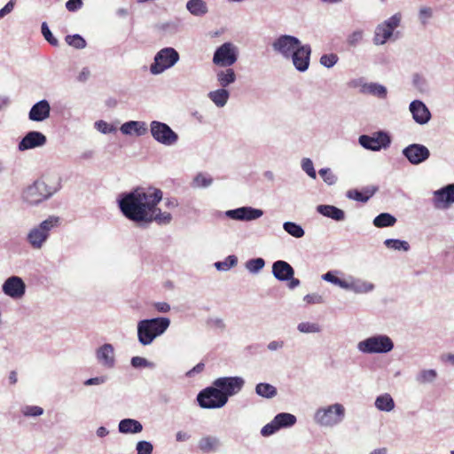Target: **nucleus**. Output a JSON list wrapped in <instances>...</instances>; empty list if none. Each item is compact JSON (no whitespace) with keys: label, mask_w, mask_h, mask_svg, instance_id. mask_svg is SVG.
<instances>
[{"label":"nucleus","mask_w":454,"mask_h":454,"mask_svg":"<svg viewBox=\"0 0 454 454\" xmlns=\"http://www.w3.org/2000/svg\"><path fill=\"white\" fill-rule=\"evenodd\" d=\"M384 245L388 249L395 251L407 252L411 248L410 244L407 241L397 239H387L384 241Z\"/></svg>","instance_id":"e433bc0d"},{"label":"nucleus","mask_w":454,"mask_h":454,"mask_svg":"<svg viewBox=\"0 0 454 454\" xmlns=\"http://www.w3.org/2000/svg\"><path fill=\"white\" fill-rule=\"evenodd\" d=\"M364 38V31L361 29H357L353 31L350 35H348L347 38V43L349 46L355 47L359 44Z\"/></svg>","instance_id":"3c124183"},{"label":"nucleus","mask_w":454,"mask_h":454,"mask_svg":"<svg viewBox=\"0 0 454 454\" xmlns=\"http://www.w3.org/2000/svg\"><path fill=\"white\" fill-rule=\"evenodd\" d=\"M392 339L386 334H374L357 343V349L363 354H387L394 349Z\"/></svg>","instance_id":"423d86ee"},{"label":"nucleus","mask_w":454,"mask_h":454,"mask_svg":"<svg viewBox=\"0 0 454 454\" xmlns=\"http://www.w3.org/2000/svg\"><path fill=\"white\" fill-rule=\"evenodd\" d=\"M244 380L241 377H222L216 379L213 385L221 390L228 400L229 396L238 394L244 386Z\"/></svg>","instance_id":"4468645a"},{"label":"nucleus","mask_w":454,"mask_h":454,"mask_svg":"<svg viewBox=\"0 0 454 454\" xmlns=\"http://www.w3.org/2000/svg\"><path fill=\"white\" fill-rule=\"evenodd\" d=\"M47 138L44 134L40 131H29L20 141L18 149L20 152L43 147L45 145Z\"/></svg>","instance_id":"aec40b11"},{"label":"nucleus","mask_w":454,"mask_h":454,"mask_svg":"<svg viewBox=\"0 0 454 454\" xmlns=\"http://www.w3.org/2000/svg\"><path fill=\"white\" fill-rule=\"evenodd\" d=\"M345 416V406L340 403H334L317 409L314 421L320 427H334L344 420Z\"/></svg>","instance_id":"20e7f679"},{"label":"nucleus","mask_w":454,"mask_h":454,"mask_svg":"<svg viewBox=\"0 0 454 454\" xmlns=\"http://www.w3.org/2000/svg\"><path fill=\"white\" fill-rule=\"evenodd\" d=\"M265 266V261L262 258L250 259L246 262V269L253 274H257Z\"/></svg>","instance_id":"37998d69"},{"label":"nucleus","mask_w":454,"mask_h":454,"mask_svg":"<svg viewBox=\"0 0 454 454\" xmlns=\"http://www.w3.org/2000/svg\"><path fill=\"white\" fill-rule=\"evenodd\" d=\"M301 169L312 179L317 178V173L312 160L309 158H303L301 162Z\"/></svg>","instance_id":"8fccbe9b"},{"label":"nucleus","mask_w":454,"mask_h":454,"mask_svg":"<svg viewBox=\"0 0 454 454\" xmlns=\"http://www.w3.org/2000/svg\"><path fill=\"white\" fill-rule=\"evenodd\" d=\"M255 393L267 399H271L277 395V388L269 383H259L255 387Z\"/></svg>","instance_id":"c9c22d12"},{"label":"nucleus","mask_w":454,"mask_h":454,"mask_svg":"<svg viewBox=\"0 0 454 454\" xmlns=\"http://www.w3.org/2000/svg\"><path fill=\"white\" fill-rule=\"evenodd\" d=\"M364 94H370L380 98H385L387 97V89L385 86L376 82H367Z\"/></svg>","instance_id":"58836bf2"},{"label":"nucleus","mask_w":454,"mask_h":454,"mask_svg":"<svg viewBox=\"0 0 454 454\" xmlns=\"http://www.w3.org/2000/svg\"><path fill=\"white\" fill-rule=\"evenodd\" d=\"M215 79L217 84L223 89L234 83L237 80L235 71L230 67H224L223 69L217 70L215 72Z\"/></svg>","instance_id":"bb28decb"},{"label":"nucleus","mask_w":454,"mask_h":454,"mask_svg":"<svg viewBox=\"0 0 454 454\" xmlns=\"http://www.w3.org/2000/svg\"><path fill=\"white\" fill-rule=\"evenodd\" d=\"M149 128L153 138L162 145L174 146L179 140L178 134L165 122L153 121Z\"/></svg>","instance_id":"1a4fd4ad"},{"label":"nucleus","mask_w":454,"mask_h":454,"mask_svg":"<svg viewBox=\"0 0 454 454\" xmlns=\"http://www.w3.org/2000/svg\"><path fill=\"white\" fill-rule=\"evenodd\" d=\"M60 219L56 215H50L47 219L34 226L27 234V242L35 250H40L50 238L51 231L58 227Z\"/></svg>","instance_id":"7ed1b4c3"},{"label":"nucleus","mask_w":454,"mask_h":454,"mask_svg":"<svg viewBox=\"0 0 454 454\" xmlns=\"http://www.w3.org/2000/svg\"><path fill=\"white\" fill-rule=\"evenodd\" d=\"M121 132L126 136L141 137L147 133L148 127L145 121H129L124 122L121 128Z\"/></svg>","instance_id":"a878e982"},{"label":"nucleus","mask_w":454,"mask_h":454,"mask_svg":"<svg viewBox=\"0 0 454 454\" xmlns=\"http://www.w3.org/2000/svg\"><path fill=\"white\" fill-rule=\"evenodd\" d=\"M322 278L327 282H330L342 289H344V286L346 283V279H341L338 277H336L333 271H328L322 275Z\"/></svg>","instance_id":"603ef678"},{"label":"nucleus","mask_w":454,"mask_h":454,"mask_svg":"<svg viewBox=\"0 0 454 454\" xmlns=\"http://www.w3.org/2000/svg\"><path fill=\"white\" fill-rule=\"evenodd\" d=\"M197 402L203 409H218L227 403L225 395L214 385L202 389L197 395Z\"/></svg>","instance_id":"9d476101"},{"label":"nucleus","mask_w":454,"mask_h":454,"mask_svg":"<svg viewBox=\"0 0 454 454\" xmlns=\"http://www.w3.org/2000/svg\"><path fill=\"white\" fill-rule=\"evenodd\" d=\"M3 293L14 300L21 299L26 293V284L20 277L12 276L2 286Z\"/></svg>","instance_id":"dca6fc26"},{"label":"nucleus","mask_w":454,"mask_h":454,"mask_svg":"<svg viewBox=\"0 0 454 454\" xmlns=\"http://www.w3.org/2000/svg\"><path fill=\"white\" fill-rule=\"evenodd\" d=\"M283 229L289 235H291L296 239L302 238L305 234L303 228L300 224H298L294 222H285L283 223Z\"/></svg>","instance_id":"ea45409f"},{"label":"nucleus","mask_w":454,"mask_h":454,"mask_svg":"<svg viewBox=\"0 0 454 454\" xmlns=\"http://www.w3.org/2000/svg\"><path fill=\"white\" fill-rule=\"evenodd\" d=\"M51 114V106L48 100L42 99L32 106L28 112V119L41 122L47 120Z\"/></svg>","instance_id":"b1692460"},{"label":"nucleus","mask_w":454,"mask_h":454,"mask_svg":"<svg viewBox=\"0 0 454 454\" xmlns=\"http://www.w3.org/2000/svg\"><path fill=\"white\" fill-rule=\"evenodd\" d=\"M433 17V10L431 7L423 6L419 11V19L421 24L426 25L427 20Z\"/></svg>","instance_id":"680f3d73"},{"label":"nucleus","mask_w":454,"mask_h":454,"mask_svg":"<svg viewBox=\"0 0 454 454\" xmlns=\"http://www.w3.org/2000/svg\"><path fill=\"white\" fill-rule=\"evenodd\" d=\"M238 263V258L235 255H229L223 261L216 262L215 267L220 271H227Z\"/></svg>","instance_id":"79ce46f5"},{"label":"nucleus","mask_w":454,"mask_h":454,"mask_svg":"<svg viewBox=\"0 0 454 454\" xmlns=\"http://www.w3.org/2000/svg\"><path fill=\"white\" fill-rule=\"evenodd\" d=\"M238 55V47L227 42L215 49L212 62L219 67H230L237 62Z\"/></svg>","instance_id":"9b49d317"},{"label":"nucleus","mask_w":454,"mask_h":454,"mask_svg":"<svg viewBox=\"0 0 454 454\" xmlns=\"http://www.w3.org/2000/svg\"><path fill=\"white\" fill-rule=\"evenodd\" d=\"M297 329L302 333H317L321 331L319 325L310 322H301L298 324Z\"/></svg>","instance_id":"09e8293b"},{"label":"nucleus","mask_w":454,"mask_h":454,"mask_svg":"<svg viewBox=\"0 0 454 454\" xmlns=\"http://www.w3.org/2000/svg\"><path fill=\"white\" fill-rule=\"evenodd\" d=\"M318 174L323 178L324 182L328 185H333L338 181L337 176L329 168L319 169Z\"/></svg>","instance_id":"49530a36"},{"label":"nucleus","mask_w":454,"mask_h":454,"mask_svg":"<svg viewBox=\"0 0 454 454\" xmlns=\"http://www.w3.org/2000/svg\"><path fill=\"white\" fill-rule=\"evenodd\" d=\"M409 111L411 114L413 121L419 125L427 124L432 118L430 110L426 104L419 99H415L410 103Z\"/></svg>","instance_id":"6ab92c4d"},{"label":"nucleus","mask_w":454,"mask_h":454,"mask_svg":"<svg viewBox=\"0 0 454 454\" xmlns=\"http://www.w3.org/2000/svg\"><path fill=\"white\" fill-rule=\"evenodd\" d=\"M413 85L419 90V91H425L427 89V81L426 79L419 75L415 74L412 79Z\"/></svg>","instance_id":"0e129e2a"},{"label":"nucleus","mask_w":454,"mask_h":454,"mask_svg":"<svg viewBox=\"0 0 454 454\" xmlns=\"http://www.w3.org/2000/svg\"><path fill=\"white\" fill-rule=\"evenodd\" d=\"M66 43L78 50L84 49L86 47V41L80 35H68L65 38Z\"/></svg>","instance_id":"c03bdc74"},{"label":"nucleus","mask_w":454,"mask_h":454,"mask_svg":"<svg viewBox=\"0 0 454 454\" xmlns=\"http://www.w3.org/2000/svg\"><path fill=\"white\" fill-rule=\"evenodd\" d=\"M338 56L334 53L324 54L320 58V64L327 68L333 67L338 62Z\"/></svg>","instance_id":"5fc2aeb1"},{"label":"nucleus","mask_w":454,"mask_h":454,"mask_svg":"<svg viewBox=\"0 0 454 454\" xmlns=\"http://www.w3.org/2000/svg\"><path fill=\"white\" fill-rule=\"evenodd\" d=\"M358 142L364 149L379 152L387 149L391 144L390 136L385 131L374 132L372 136L361 135Z\"/></svg>","instance_id":"f8f14e48"},{"label":"nucleus","mask_w":454,"mask_h":454,"mask_svg":"<svg viewBox=\"0 0 454 454\" xmlns=\"http://www.w3.org/2000/svg\"><path fill=\"white\" fill-rule=\"evenodd\" d=\"M96 129L103 134H110L116 131V128L108 124L105 121H98L95 122Z\"/></svg>","instance_id":"bf43d9fd"},{"label":"nucleus","mask_w":454,"mask_h":454,"mask_svg":"<svg viewBox=\"0 0 454 454\" xmlns=\"http://www.w3.org/2000/svg\"><path fill=\"white\" fill-rule=\"evenodd\" d=\"M186 9L196 17H202L208 12L207 4L204 0H189L186 3Z\"/></svg>","instance_id":"2f4dec72"},{"label":"nucleus","mask_w":454,"mask_h":454,"mask_svg":"<svg viewBox=\"0 0 454 454\" xmlns=\"http://www.w3.org/2000/svg\"><path fill=\"white\" fill-rule=\"evenodd\" d=\"M15 4L16 0H9V2L0 10V20L13 11Z\"/></svg>","instance_id":"774afa93"},{"label":"nucleus","mask_w":454,"mask_h":454,"mask_svg":"<svg viewBox=\"0 0 454 454\" xmlns=\"http://www.w3.org/2000/svg\"><path fill=\"white\" fill-rule=\"evenodd\" d=\"M161 200L162 192L160 189L138 187L121 193L117 202L122 215L139 225H147L153 222L168 224L172 215L170 213L161 212L157 207Z\"/></svg>","instance_id":"f257e3e1"},{"label":"nucleus","mask_w":454,"mask_h":454,"mask_svg":"<svg viewBox=\"0 0 454 454\" xmlns=\"http://www.w3.org/2000/svg\"><path fill=\"white\" fill-rule=\"evenodd\" d=\"M42 34L44 37V39L51 45L57 46L59 43V41L52 35L48 25L46 22L42 23Z\"/></svg>","instance_id":"4d7b16f0"},{"label":"nucleus","mask_w":454,"mask_h":454,"mask_svg":"<svg viewBox=\"0 0 454 454\" xmlns=\"http://www.w3.org/2000/svg\"><path fill=\"white\" fill-rule=\"evenodd\" d=\"M376 189L372 191L366 190L365 192H362L358 190H349L347 192V197L350 200H354L360 202H366L375 192Z\"/></svg>","instance_id":"4c0bfd02"},{"label":"nucleus","mask_w":454,"mask_h":454,"mask_svg":"<svg viewBox=\"0 0 454 454\" xmlns=\"http://www.w3.org/2000/svg\"><path fill=\"white\" fill-rule=\"evenodd\" d=\"M130 364L132 367L140 369V368H150L153 369L155 367V364L147 360L142 356H133L130 360Z\"/></svg>","instance_id":"de8ad7c7"},{"label":"nucleus","mask_w":454,"mask_h":454,"mask_svg":"<svg viewBox=\"0 0 454 454\" xmlns=\"http://www.w3.org/2000/svg\"><path fill=\"white\" fill-rule=\"evenodd\" d=\"M108 378L106 375L98 376L94 378L88 379L84 381L85 386H92V385H102L107 381Z\"/></svg>","instance_id":"338daca9"},{"label":"nucleus","mask_w":454,"mask_h":454,"mask_svg":"<svg viewBox=\"0 0 454 454\" xmlns=\"http://www.w3.org/2000/svg\"><path fill=\"white\" fill-rule=\"evenodd\" d=\"M310 55V45L301 43L289 59L292 60V63L297 71L303 73L309 67Z\"/></svg>","instance_id":"a211bd4d"},{"label":"nucleus","mask_w":454,"mask_h":454,"mask_svg":"<svg viewBox=\"0 0 454 454\" xmlns=\"http://www.w3.org/2000/svg\"><path fill=\"white\" fill-rule=\"evenodd\" d=\"M301 44V42L296 36L282 35L272 43V49L284 59H289Z\"/></svg>","instance_id":"ddd939ff"},{"label":"nucleus","mask_w":454,"mask_h":454,"mask_svg":"<svg viewBox=\"0 0 454 454\" xmlns=\"http://www.w3.org/2000/svg\"><path fill=\"white\" fill-rule=\"evenodd\" d=\"M272 274L279 281H287L294 275V270L287 262L278 260L272 264Z\"/></svg>","instance_id":"393cba45"},{"label":"nucleus","mask_w":454,"mask_h":454,"mask_svg":"<svg viewBox=\"0 0 454 454\" xmlns=\"http://www.w3.org/2000/svg\"><path fill=\"white\" fill-rule=\"evenodd\" d=\"M396 218L389 213H381L373 219V224L377 228H385L394 226Z\"/></svg>","instance_id":"f704fd0d"},{"label":"nucleus","mask_w":454,"mask_h":454,"mask_svg":"<svg viewBox=\"0 0 454 454\" xmlns=\"http://www.w3.org/2000/svg\"><path fill=\"white\" fill-rule=\"evenodd\" d=\"M213 179L206 174H198L192 181L193 187L196 188H206L212 184Z\"/></svg>","instance_id":"a18cd8bd"},{"label":"nucleus","mask_w":454,"mask_h":454,"mask_svg":"<svg viewBox=\"0 0 454 454\" xmlns=\"http://www.w3.org/2000/svg\"><path fill=\"white\" fill-rule=\"evenodd\" d=\"M179 53L172 47L160 50L154 56L150 66L152 74L158 75L174 67L179 60Z\"/></svg>","instance_id":"0eeeda50"},{"label":"nucleus","mask_w":454,"mask_h":454,"mask_svg":"<svg viewBox=\"0 0 454 454\" xmlns=\"http://www.w3.org/2000/svg\"><path fill=\"white\" fill-rule=\"evenodd\" d=\"M303 300L309 304H320L324 302L323 297L318 294H309L304 296Z\"/></svg>","instance_id":"69168bd1"},{"label":"nucleus","mask_w":454,"mask_h":454,"mask_svg":"<svg viewBox=\"0 0 454 454\" xmlns=\"http://www.w3.org/2000/svg\"><path fill=\"white\" fill-rule=\"evenodd\" d=\"M224 215L231 220L250 222L257 220L263 215V211L259 208L245 206L224 212Z\"/></svg>","instance_id":"2eb2a0df"},{"label":"nucleus","mask_w":454,"mask_h":454,"mask_svg":"<svg viewBox=\"0 0 454 454\" xmlns=\"http://www.w3.org/2000/svg\"><path fill=\"white\" fill-rule=\"evenodd\" d=\"M366 85H367V82L365 81V79L364 77L351 79L348 82V88L358 89L359 92L362 94H364Z\"/></svg>","instance_id":"864d4df0"},{"label":"nucleus","mask_w":454,"mask_h":454,"mask_svg":"<svg viewBox=\"0 0 454 454\" xmlns=\"http://www.w3.org/2000/svg\"><path fill=\"white\" fill-rule=\"evenodd\" d=\"M279 428L276 423H274V419L268 424H266L262 429H261V434L262 436H270L275 434L277 431H278Z\"/></svg>","instance_id":"e2e57ef3"},{"label":"nucleus","mask_w":454,"mask_h":454,"mask_svg":"<svg viewBox=\"0 0 454 454\" xmlns=\"http://www.w3.org/2000/svg\"><path fill=\"white\" fill-rule=\"evenodd\" d=\"M296 417L291 413L281 412L274 417V423H276L278 428L290 427L296 423Z\"/></svg>","instance_id":"72a5a7b5"},{"label":"nucleus","mask_w":454,"mask_h":454,"mask_svg":"<svg viewBox=\"0 0 454 454\" xmlns=\"http://www.w3.org/2000/svg\"><path fill=\"white\" fill-rule=\"evenodd\" d=\"M437 378V372L434 369L422 370L416 376V380L419 384L432 383Z\"/></svg>","instance_id":"a19ab883"},{"label":"nucleus","mask_w":454,"mask_h":454,"mask_svg":"<svg viewBox=\"0 0 454 454\" xmlns=\"http://www.w3.org/2000/svg\"><path fill=\"white\" fill-rule=\"evenodd\" d=\"M402 19V13L396 12L387 20L378 24L374 30L372 38L373 43L375 45H383L390 40L394 35L395 29L400 26Z\"/></svg>","instance_id":"6e6552de"},{"label":"nucleus","mask_w":454,"mask_h":454,"mask_svg":"<svg viewBox=\"0 0 454 454\" xmlns=\"http://www.w3.org/2000/svg\"><path fill=\"white\" fill-rule=\"evenodd\" d=\"M374 405L379 411L385 412H390L395 409L394 399L387 393L377 396L374 402Z\"/></svg>","instance_id":"473e14b6"},{"label":"nucleus","mask_w":454,"mask_h":454,"mask_svg":"<svg viewBox=\"0 0 454 454\" xmlns=\"http://www.w3.org/2000/svg\"><path fill=\"white\" fill-rule=\"evenodd\" d=\"M403 154L410 163L419 165L429 158L430 152L428 148L423 145L411 144L403 150Z\"/></svg>","instance_id":"f3484780"},{"label":"nucleus","mask_w":454,"mask_h":454,"mask_svg":"<svg viewBox=\"0 0 454 454\" xmlns=\"http://www.w3.org/2000/svg\"><path fill=\"white\" fill-rule=\"evenodd\" d=\"M375 286L372 282L364 280L359 278L349 276L346 279L344 289L351 291L356 294H364L371 293L374 290Z\"/></svg>","instance_id":"5701e85b"},{"label":"nucleus","mask_w":454,"mask_h":454,"mask_svg":"<svg viewBox=\"0 0 454 454\" xmlns=\"http://www.w3.org/2000/svg\"><path fill=\"white\" fill-rule=\"evenodd\" d=\"M136 450L137 454H152L153 446L148 441H139L137 442Z\"/></svg>","instance_id":"6e6d98bb"},{"label":"nucleus","mask_w":454,"mask_h":454,"mask_svg":"<svg viewBox=\"0 0 454 454\" xmlns=\"http://www.w3.org/2000/svg\"><path fill=\"white\" fill-rule=\"evenodd\" d=\"M96 359L102 366L111 369L115 365L114 348L110 343L98 347L95 352Z\"/></svg>","instance_id":"4be33fe9"},{"label":"nucleus","mask_w":454,"mask_h":454,"mask_svg":"<svg viewBox=\"0 0 454 454\" xmlns=\"http://www.w3.org/2000/svg\"><path fill=\"white\" fill-rule=\"evenodd\" d=\"M22 413L26 417H37L43 414V409L35 405H28L24 407Z\"/></svg>","instance_id":"13d9d810"},{"label":"nucleus","mask_w":454,"mask_h":454,"mask_svg":"<svg viewBox=\"0 0 454 454\" xmlns=\"http://www.w3.org/2000/svg\"><path fill=\"white\" fill-rule=\"evenodd\" d=\"M170 325L168 317H154L138 321L137 331L138 342L143 346L151 345L153 340L161 336Z\"/></svg>","instance_id":"f03ea898"},{"label":"nucleus","mask_w":454,"mask_h":454,"mask_svg":"<svg viewBox=\"0 0 454 454\" xmlns=\"http://www.w3.org/2000/svg\"><path fill=\"white\" fill-rule=\"evenodd\" d=\"M317 211L320 215L331 218L334 221L340 222L345 219L344 211L333 205H318L317 207Z\"/></svg>","instance_id":"c85d7f7f"},{"label":"nucleus","mask_w":454,"mask_h":454,"mask_svg":"<svg viewBox=\"0 0 454 454\" xmlns=\"http://www.w3.org/2000/svg\"><path fill=\"white\" fill-rule=\"evenodd\" d=\"M199 449L205 453L215 452L221 447V441L214 435H206L200 439L198 442Z\"/></svg>","instance_id":"c756f323"},{"label":"nucleus","mask_w":454,"mask_h":454,"mask_svg":"<svg viewBox=\"0 0 454 454\" xmlns=\"http://www.w3.org/2000/svg\"><path fill=\"white\" fill-rule=\"evenodd\" d=\"M434 205L436 208H445L454 203V184H448L434 192Z\"/></svg>","instance_id":"412c9836"},{"label":"nucleus","mask_w":454,"mask_h":454,"mask_svg":"<svg viewBox=\"0 0 454 454\" xmlns=\"http://www.w3.org/2000/svg\"><path fill=\"white\" fill-rule=\"evenodd\" d=\"M207 97L217 107L222 108L227 104L230 98V92L226 89L220 87L217 90L209 91Z\"/></svg>","instance_id":"7c9ffc66"},{"label":"nucleus","mask_w":454,"mask_h":454,"mask_svg":"<svg viewBox=\"0 0 454 454\" xmlns=\"http://www.w3.org/2000/svg\"><path fill=\"white\" fill-rule=\"evenodd\" d=\"M57 191V187L49 186L43 180H36L22 191L21 199L28 206H38L49 200Z\"/></svg>","instance_id":"39448f33"},{"label":"nucleus","mask_w":454,"mask_h":454,"mask_svg":"<svg viewBox=\"0 0 454 454\" xmlns=\"http://www.w3.org/2000/svg\"><path fill=\"white\" fill-rule=\"evenodd\" d=\"M207 325L211 328L218 329L221 331H223L226 327L223 319L216 317H208L207 319Z\"/></svg>","instance_id":"052dcab7"},{"label":"nucleus","mask_w":454,"mask_h":454,"mask_svg":"<svg viewBox=\"0 0 454 454\" xmlns=\"http://www.w3.org/2000/svg\"><path fill=\"white\" fill-rule=\"evenodd\" d=\"M118 431L121 434H139L143 431V425L134 419H123L118 424Z\"/></svg>","instance_id":"cd10ccee"}]
</instances>
